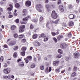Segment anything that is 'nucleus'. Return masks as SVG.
Returning <instances> with one entry per match:
<instances>
[{
	"mask_svg": "<svg viewBox=\"0 0 80 80\" xmlns=\"http://www.w3.org/2000/svg\"><path fill=\"white\" fill-rule=\"evenodd\" d=\"M51 17L54 19H56L58 17V14L55 11L53 10L52 11L51 13Z\"/></svg>",
	"mask_w": 80,
	"mask_h": 80,
	"instance_id": "nucleus-1",
	"label": "nucleus"
},
{
	"mask_svg": "<svg viewBox=\"0 0 80 80\" xmlns=\"http://www.w3.org/2000/svg\"><path fill=\"white\" fill-rule=\"evenodd\" d=\"M41 8H43L42 5L40 4L36 5V9L37 10H38L39 12H42V11L41 10Z\"/></svg>",
	"mask_w": 80,
	"mask_h": 80,
	"instance_id": "nucleus-2",
	"label": "nucleus"
},
{
	"mask_svg": "<svg viewBox=\"0 0 80 80\" xmlns=\"http://www.w3.org/2000/svg\"><path fill=\"white\" fill-rule=\"evenodd\" d=\"M25 25H22L19 27V32L20 33H22L25 31Z\"/></svg>",
	"mask_w": 80,
	"mask_h": 80,
	"instance_id": "nucleus-3",
	"label": "nucleus"
},
{
	"mask_svg": "<svg viewBox=\"0 0 80 80\" xmlns=\"http://www.w3.org/2000/svg\"><path fill=\"white\" fill-rule=\"evenodd\" d=\"M68 45L67 44L64 43L61 44L60 47L62 49L65 50L67 48V47H68Z\"/></svg>",
	"mask_w": 80,
	"mask_h": 80,
	"instance_id": "nucleus-4",
	"label": "nucleus"
},
{
	"mask_svg": "<svg viewBox=\"0 0 80 80\" xmlns=\"http://www.w3.org/2000/svg\"><path fill=\"white\" fill-rule=\"evenodd\" d=\"M45 7L47 9V12H50V11H51L52 10V9L50 6V5L49 4L46 5Z\"/></svg>",
	"mask_w": 80,
	"mask_h": 80,
	"instance_id": "nucleus-5",
	"label": "nucleus"
},
{
	"mask_svg": "<svg viewBox=\"0 0 80 80\" xmlns=\"http://www.w3.org/2000/svg\"><path fill=\"white\" fill-rule=\"evenodd\" d=\"M31 4H32V2H31V1H26L25 3L26 6V7H30Z\"/></svg>",
	"mask_w": 80,
	"mask_h": 80,
	"instance_id": "nucleus-6",
	"label": "nucleus"
},
{
	"mask_svg": "<svg viewBox=\"0 0 80 80\" xmlns=\"http://www.w3.org/2000/svg\"><path fill=\"white\" fill-rule=\"evenodd\" d=\"M3 72L5 73H6V74H8V73H10V69L8 68H7L4 69Z\"/></svg>",
	"mask_w": 80,
	"mask_h": 80,
	"instance_id": "nucleus-7",
	"label": "nucleus"
},
{
	"mask_svg": "<svg viewBox=\"0 0 80 80\" xmlns=\"http://www.w3.org/2000/svg\"><path fill=\"white\" fill-rule=\"evenodd\" d=\"M59 62L60 61H54L53 62V65L54 66H58Z\"/></svg>",
	"mask_w": 80,
	"mask_h": 80,
	"instance_id": "nucleus-8",
	"label": "nucleus"
},
{
	"mask_svg": "<svg viewBox=\"0 0 80 80\" xmlns=\"http://www.w3.org/2000/svg\"><path fill=\"white\" fill-rule=\"evenodd\" d=\"M73 55L75 58H77L79 56H80V53L78 52H75L74 53Z\"/></svg>",
	"mask_w": 80,
	"mask_h": 80,
	"instance_id": "nucleus-9",
	"label": "nucleus"
},
{
	"mask_svg": "<svg viewBox=\"0 0 80 80\" xmlns=\"http://www.w3.org/2000/svg\"><path fill=\"white\" fill-rule=\"evenodd\" d=\"M59 8L60 11L62 12H64V9H63V5H60L59 7Z\"/></svg>",
	"mask_w": 80,
	"mask_h": 80,
	"instance_id": "nucleus-10",
	"label": "nucleus"
},
{
	"mask_svg": "<svg viewBox=\"0 0 80 80\" xmlns=\"http://www.w3.org/2000/svg\"><path fill=\"white\" fill-rule=\"evenodd\" d=\"M46 37V35L44 33H42L39 36V38H45Z\"/></svg>",
	"mask_w": 80,
	"mask_h": 80,
	"instance_id": "nucleus-11",
	"label": "nucleus"
},
{
	"mask_svg": "<svg viewBox=\"0 0 80 80\" xmlns=\"http://www.w3.org/2000/svg\"><path fill=\"white\" fill-rule=\"evenodd\" d=\"M16 43L14 41H12L9 42V43L8 45H11L12 46L14 45Z\"/></svg>",
	"mask_w": 80,
	"mask_h": 80,
	"instance_id": "nucleus-12",
	"label": "nucleus"
},
{
	"mask_svg": "<svg viewBox=\"0 0 80 80\" xmlns=\"http://www.w3.org/2000/svg\"><path fill=\"white\" fill-rule=\"evenodd\" d=\"M69 18L70 19H73L75 18V16L73 14H71L69 15Z\"/></svg>",
	"mask_w": 80,
	"mask_h": 80,
	"instance_id": "nucleus-13",
	"label": "nucleus"
},
{
	"mask_svg": "<svg viewBox=\"0 0 80 80\" xmlns=\"http://www.w3.org/2000/svg\"><path fill=\"white\" fill-rule=\"evenodd\" d=\"M69 27H73L74 25V22L72 21H70L69 22Z\"/></svg>",
	"mask_w": 80,
	"mask_h": 80,
	"instance_id": "nucleus-14",
	"label": "nucleus"
},
{
	"mask_svg": "<svg viewBox=\"0 0 80 80\" xmlns=\"http://www.w3.org/2000/svg\"><path fill=\"white\" fill-rule=\"evenodd\" d=\"M41 46V44L39 42L37 41L35 42V46L36 47H40V46Z\"/></svg>",
	"mask_w": 80,
	"mask_h": 80,
	"instance_id": "nucleus-15",
	"label": "nucleus"
},
{
	"mask_svg": "<svg viewBox=\"0 0 80 80\" xmlns=\"http://www.w3.org/2000/svg\"><path fill=\"white\" fill-rule=\"evenodd\" d=\"M16 28H17V27L15 25H13L11 26V29L12 30H15V29H16Z\"/></svg>",
	"mask_w": 80,
	"mask_h": 80,
	"instance_id": "nucleus-16",
	"label": "nucleus"
},
{
	"mask_svg": "<svg viewBox=\"0 0 80 80\" xmlns=\"http://www.w3.org/2000/svg\"><path fill=\"white\" fill-rule=\"evenodd\" d=\"M58 52L59 53H60V54H63V50L62 49H59L58 50Z\"/></svg>",
	"mask_w": 80,
	"mask_h": 80,
	"instance_id": "nucleus-17",
	"label": "nucleus"
},
{
	"mask_svg": "<svg viewBox=\"0 0 80 80\" xmlns=\"http://www.w3.org/2000/svg\"><path fill=\"white\" fill-rule=\"evenodd\" d=\"M63 35H60L59 36H58L57 37V39L58 40H61L62 38H63Z\"/></svg>",
	"mask_w": 80,
	"mask_h": 80,
	"instance_id": "nucleus-18",
	"label": "nucleus"
},
{
	"mask_svg": "<svg viewBox=\"0 0 80 80\" xmlns=\"http://www.w3.org/2000/svg\"><path fill=\"white\" fill-rule=\"evenodd\" d=\"M20 4L18 3H16L15 4V7H16L17 8H20Z\"/></svg>",
	"mask_w": 80,
	"mask_h": 80,
	"instance_id": "nucleus-19",
	"label": "nucleus"
},
{
	"mask_svg": "<svg viewBox=\"0 0 80 80\" xmlns=\"http://www.w3.org/2000/svg\"><path fill=\"white\" fill-rule=\"evenodd\" d=\"M18 65L20 67H24V63L23 62H21L19 63Z\"/></svg>",
	"mask_w": 80,
	"mask_h": 80,
	"instance_id": "nucleus-20",
	"label": "nucleus"
},
{
	"mask_svg": "<svg viewBox=\"0 0 80 80\" xmlns=\"http://www.w3.org/2000/svg\"><path fill=\"white\" fill-rule=\"evenodd\" d=\"M38 35L36 34H34L32 36V38L33 39H35L36 38H37Z\"/></svg>",
	"mask_w": 80,
	"mask_h": 80,
	"instance_id": "nucleus-21",
	"label": "nucleus"
},
{
	"mask_svg": "<svg viewBox=\"0 0 80 80\" xmlns=\"http://www.w3.org/2000/svg\"><path fill=\"white\" fill-rule=\"evenodd\" d=\"M24 37V35L21 34L18 36V38L19 39H22V38H23Z\"/></svg>",
	"mask_w": 80,
	"mask_h": 80,
	"instance_id": "nucleus-22",
	"label": "nucleus"
},
{
	"mask_svg": "<svg viewBox=\"0 0 80 80\" xmlns=\"http://www.w3.org/2000/svg\"><path fill=\"white\" fill-rule=\"evenodd\" d=\"M21 50L22 51L25 52L26 50H27V48L25 47H23L21 48Z\"/></svg>",
	"mask_w": 80,
	"mask_h": 80,
	"instance_id": "nucleus-23",
	"label": "nucleus"
},
{
	"mask_svg": "<svg viewBox=\"0 0 80 80\" xmlns=\"http://www.w3.org/2000/svg\"><path fill=\"white\" fill-rule=\"evenodd\" d=\"M17 52H14L13 54V57L14 58H17Z\"/></svg>",
	"mask_w": 80,
	"mask_h": 80,
	"instance_id": "nucleus-24",
	"label": "nucleus"
},
{
	"mask_svg": "<svg viewBox=\"0 0 80 80\" xmlns=\"http://www.w3.org/2000/svg\"><path fill=\"white\" fill-rule=\"evenodd\" d=\"M26 58L29 60H31L32 59V56H29L26 57Z\"/></svg>",
	"mask_w": 80,
	"mask_h": 80,
	"instance_id": "nucleus-25",
	"label": "nucleus"
},
{
	"mask_svg": "<svg viewBox=\"0 0 80 80\" xmlns=\"http://www.w3.org/2000/svg\"><path fill=\"white\" fill-rule=\"evenodd\" d=\"M73 5L72 4H69L68 6V8L69 9H72V8H73Z\"/></svg>",
	"mask_w": 80,
	"mask_h": 80,
	"instance_id": "nucleus-26",
	"label": "nucleus"
},
{
	"mask_svg": "<svg viewBox=\"0 0 80 80\" xmlns=\"http://www.w3.org/2000/svg\"><path fill=\"white\" fill-rule=\"evenodd\" d=\"M43 20V17L41 16L40 17V19H39V23H40V22H42Z\"/></svg>",
	"mask_w": 80,
	"mask_h": 80,
	"instance_id": "nucleus-27",
	"label": "nucleus"
},
{
	"mask_svg": "<svg viewBox=\"0 0 80 80\" xmlns=\"http://www.w3.org/2000/svg\"><path fill=\"white\" fill-rule=\"evenodd\" d=\"M21 54L22 56H25V51H22L21 52Z\"/></svg>",
	"mask_w": 80,
	"mask_h": 80,
	"instance_id": "nucleus-28",
	"label": "nucleus"
},
{
	"mask_svg": "<svg viewBox=\"0 0 80 80\" xmlns=\"http://www.w3.org/2000/svg\"><path fill=\"white\" fill-rule=\"evenodd\" d=\"M22 20L24 22H27V21H28V18L27 17H25L22 19Z\"/></svg>",
	"mask_w": 80,
	"mask_h": 80,
	"instance_id": "nucleus-29",
	"label": "nucleus"
},
{
	"mask_svg": "<svg viewBox=\"0 0 80 80\" xmlns=\"http://www.w3.org/2000/svg\"><path fill=\"white\" fill-rule=\"evenodd\" d=\"M77 75V74L76 73L74 72L72 73L71 75V76L72 77H75Z\"/></svg>",
	"mask_w": 80,
	"mask_h": 80,
	"instance_id": "nucleus-30",
	"label": "nucleus"
},
{
	"mask_svg": "<svg viewBox=\"0 0 80 80\" xmlns=\"http://www.w3.org/2000/svg\"><path fill=\"white\" fill-rule=\"evenodd\" d=\"M62 56V55L58 54L56 58H61Z\"/></svg>",
	"mask_w": 80,
	"mask_h": 80,
	"instance_id": "nucleus-31",
	"label": "nucleus"
},
{
	"mask_svg": "<svg viewBox=\"0 0 80 80\" xmlns=\"http://www.w3.org/2000/svg\"><path fill=\"white\" fill-rule=\"evenodd\" d=\"M48 40V36H47L45 38L44 40V42H47Z\"/></svg>",
	"mask_w": 80,
	"mask_h": 80,
	"instance_id": "nucleus-32",
	"label": "nucleus"
},
{
	"mask_svg": "<svg viewBox=\"0 0 80 80\" xmlns=\"http://www.w3.org/2000/svg\"><path fill=\"white\" fill-rule=\"evenodd\" d=\"M4 58H3V57L1 56L0 58V61L1 62H2L3 61Z\"/></svg>",
	"mask_w": 80,
	"mask_h": 80,
	"instance_id": "nucleus-33",
	"label": "nucleus"
},
{
	"mask_svg": "<svg viewBox=\"0 0 80 80\" xmlns=\"http://www.w3.org/2000/svg\"><path fill=\"white\" fill-rule=\"evenodd\" d=\"M21 42L22 43H25L26 42V39L25 38L22 39L21 40Z\"/></svg>",
	"mask_w": 80,
	"mask_h": 80,
	"instance_id": "nucleus-34",
	"label": "nucleus"
},
{
	"mask_svg": "<svg viewBox=\"0 0 80 80\" xmlns=\"http://www.w3.org/2000/svg\"><path fill=\"white\" fill-rule=\"evenodd\" d=\"M34 28V27H33V26L32 25V24H31L30 25V30H32Z\"/></svg>",
	"mask_w": 80,
	"mask_h": 80,
	"instance_id": "nucleus-35",
	"label": "nucleus"
},
{
	"mask_svg": "<svg viewBox=\"0 0 80 80\" xmlns=\"http://www.w3.org/2000/svg\"><path fill=\"white\" fill-rule=\"evenodd\" d=\"M13 49L14 50H17L18 49V46H15Z\"/></svg>",
	"mask_w": 80,
	"mask_h": 80,
	"instance_id": "nucleus-36",
	"label": "nucleus"
},
{
	"mask_svg": "<svg viewBox=\"0 0 80 80\" xmlns=\"http://www.w3.org/2000/svg\"><path fill=\"white\" fill-rule=\"evenodd\" d=\"M60 68H58V69H56V73H59V72H60Z\"/></svg>",
	"mask_w": 80,
	"mask_h": 80,
	"instance_id": "nucleus-37",
	"label": "nucleus"
},
{
	"mask_svg": "<svg viewBox=\"0 0 80 80\" xmlns=\"http://www.w3.org/2000/svg\"><path fill=\"white\" fill-rule=\"evenodd\" d=\"M13 36L14 38H18V34L17 33L14 34Z\"/></svg>",
	"mask_w": 80,
	"mask_h": 80,
	"instance_id": "nucleus-38",
	"label": "nucleus"
},
{
	"mask_svg": "<svg viewBox=\"0 0 80 80\" xmlns=\"http://www.w3.org/2000/svg\"><path fill=\"white\" fill-rule=\"evenodd\" d=\"M53 40H54L55 43H57V42H58V41L57 40V39H56V38H53Z\"/></svg>",
	"mask_w": 80,
	"mask_h": 80,
	"instance_id": "nucleus-39",
	"label": "nucleus"
},
{
	"mask_svg": "<svg viewBox=\"0 0 80 80\" xmlns=\"http://www.w3.org/2000/svg\"><path fill=\"white\" fill-rule=\"evenodd\" d=\"M24 60L25 61V62L26 63H28L29 61H28V59H27V58H24Z\"/></svg>",
	"mask_w": 80,
	"mask_h": 80,
	"instance_id": "nucleus-40",
	"label": "nucleus"
},
{
	"mask_svg": "<svg viewBox=\"0 0 80 80\" xmlns=\"http://www.w3.org/2000/svg\"><path fill=\"white\" fill-rule=\"evenodd\" d=\"M12 9H13V8L10 7L8 8H7V10L8 11H12Z\"/></svg>",
	"mask_w": 80,
	"mask_h": 80,
	"instance_id": "nucleus-41",
	"label": "nucleus"
},
{
	"mask_svg": "<svg viewBox=\"0 0 80 80\" xmlns=\"http://www.w3.org/2000/svg\"><path fill=\"white\" fill-rule=\"evenodd\" d=\"M51 34L53 37H55V35H56V33H55V32H52L51 33Z\"/></svg>",
	"mask_w": 80,
	"mask_h": 80,
	"instance_id": "nucleus-42",
	"label": "nucleus"
},
{
	"mask_svg": "<svg viewBox=\"0 0 80 80\" xmlns=\"http://www.w3.org/2000/svg\"><path fill=\"white\" fill-rule=\"evenodd\" d=\"M3 78L5 79H7V78H9V76H3Z\"/></svg>",
	"mask_w": 80,
	"mask_h": 80,
	"instance_id": "nucleus-43",
	"label": "nucleus"
},
{
	"mask_svg": "<svg viewBox=\"0 0 80 80\" xmlns=\"http://www.w3.org/2000/svg\"><path fill=\"white\" fill-rule=\"evenodd\" d=\"M67 36L69 38H71V37H72V34L70 33H69L67 35Z\"/></svg>",
	"mask_w": 80,
	"mask_h": 80,
	"instance_id": "nucleus-44",
	"label": "nucleus"
},
{
	"mask_svg": "<svg viewBox=\"0 0 80 80\" xmlns=\"http://www.w3.org/2000/svg\"><path fill=\"white\" fill-rule=\"evenodd\" d=\"M35 67V64H32L31 66V68H33Z\"/></svg>",
	"mask_w": 80,
	"mask_h": 80,
	"instance_id": "nucleus-45",
	"label": "nucleus"
},
{
	"mask_svg": "<svg viewBox=\"0 0 80 80\" xmlns=\"http://www.w3.org/2000/svg\"><path fill=\"white\" fill-rule=\"evenodd\" d=\"M73 70L75 72H76L77 70V67H74L73 68Z\"/></svg>",
	"mask_w": 80,
	"mask_h": 80,
	"instance_id": "nucleus-46",
	"label": "nucleus"
},
{
	"mask_svg": "<svg viewBox=\"0 0 80 80\" xmlns=\"http://www.w3.org/2000/svg\"><path fill=\"white\" fill-rule=\"evenodd\" d=\"M15 22L17 23H19V19H16L15 20Z\"/></svg>",
	"mask_w": 80,
	"mask_h": 80,
	"instance_id": "nucleus-47",
	"label": "nucleus"
},
{
	"mask_svg": "<svg viewBox=\"0 0 80 80\" xmlns=\"http://www.w3.org/2000/svg\"><path fill=\"white\" fill-rule=\"evenodd\" d=\"M48 68L47 67L46 69L45 70V72H46V73H48Z\"/></svg>",
	"mask_w": 80,
	"mask_h": 80,
	"instance_id": "nucleus-48",
	"label": "nucleus"
},
{
	"mask_svg": "<svg viewBox=\"0 0 80 80\" xmlns=\"http://www.w3.org/2000/svg\"><path fill=\"white\" fill-rule=\"evenodd\" d=\"M10 39H8L7 40V43L8 44V45L9 44V43H10V42H10Z\"/></svg>",
	"mask_w": 80,
	"mask_h": 80,
	"instance_id": "nucleus-49",
	"label": "nucleus"
},
{
	"mask_svg": "<svg viewBox=\"0 0 80 80\" xmlns=\"http://www.w3.org/2000/svg\"><path fill=\"white\" fill-rule=\"evenodd\" d=\"M58 5H60V4L62 2V1H61V0H58Z\"/></svg>",
	"mask_w": 80,
	"mask_h": 80,
	"instance_id": "nucleus-50",
	"label": "nucleus"
},
{
	"mask_svg": "<svg viewBox=\"0 0 80 80\" xmlns=\"http://www.w3.org/2000/svg\"><path fill=\"white\" fill-rule=\"evenodd\" d=\"M40 68L41 70H43L44 69V66H41L40 67Z\"/></svg>",
	"mask_w": 80,
	"mask_h": 80,
	"instance_id": "nucleus-51",
	"label": "nucleus"
},
{
	"mask_svg": "<svg viewBox=\"0 0 80 80\" xmlns=\"http://www.w3.org/2000/svg\"><path fill=\"white\" fill-rule=\"evenodd\" d=\"M8 66V65H7V63H5L3 66L4 68H6V67H7Z\"/></svg>",
	"mask_w": 80,
	"mask_h": 80,
	"instance_id": "nucleus-52",
	"label": "nucleus"
},
{
	"mask_svg": "<svg viewBox=\"0 0 80 80\" xmlns=\"http://www.w3.org/2000/svg\"><path fill=\"white\" fill-rule=\"evenodd\" d=\"M23 12L24 13H25L27 12V10L26 9H24L23 11Z\"/></svg>",
	"mask_w": 80,
	"mask_h": 80,
	"instance_id": "nucleus-53",
	"label": "nucleus"
},
{
	"mask_svg": "<svg viewBox=\"0 0 80 80\" xmlns=\"http://www.w3.org/2000/svg\"><path fill=\"white\" fill-rule=\"evenodd\" d=\"M70 59V58H69V57H66L65 58V60H67V61H68V60H69V59Z\"/></svg>",
	"mask_w": 80,
	"mask_h": 80,
	"instance_id": "nucleus-54",
	"label": "nucleus"
},
{
	"mask_svg": "<svg viewBox=\"0 0 80 80\" xmlns=\"http://www.w3.org/2000/svg\"><path fill=\"white\" fill-rule=\"evenodd\" d=\"M12 17H13V15H9L8 16V18H12Z\"/></svg>",
	"mask_w": 80,
	"mask_h": 80,
	"instance_id": "nucleus-55",
	"label": "nucleus"
},
{
	"mask_svg": "<svg viewBox=\"0 0 80 80\" xmlns=\"http://www.w3.org/2000/svg\"><path fill=\"white\" fill-rule=\"evenodd\" d=\"M3 47L4 48H8V46H7V45L6 44L4 45L3 46Z\"/></svg>",
	"mask_w": 80,
	"mask_h": 80,
	"instance_id": "nucleus-56",
	"label": "nucleus"
},
{
	"mask_svg": "<svg viewBox=\"0 0 80 80\" xmlns=\"http://www.w3.org/2000/svg\"><path fill=\"white\" fill-rule=\"evenodd\" d=\"M51 71H52V68H51V67H50L49 68V69L48 70V72H51Z\"/></svg>",
	"mask_w": 80,
	"mask_h": 80,
	"instance_id": "nucleus-57",
	"label": "nucleus"
},
{
	"mask_svg": "<svg viewBox=\"0 0 80 80\" xmlns=\"http://www.w3.org/2000/svg\"><path fill=\"white\" fill-rule=\"evenodd\" d=\"M71 70H72V68H71V67H69L68 68V71H70Z\"/></svg>",
	"mask_w": 80,
	"mask_h": 80,
	"instance_id": "nucleus-58",
	"label": "nucleus"
},
{
	"mask_svg": "<svg viewBox=\"0 0 80 80\" xmlns=\"http://www.w3.org/2000/svg\"><path fill=\"white\" fill-rule=\"evenodd\" d=\"M34 62H37V58L35 57H34L33 59Z\"/></svg>",
	"mask_w": 80,
	"mask_h": 80,
	"instance_id": "nucleus-59",
	"label": "nucleus"
},
{
	"mask_svg": "<svg viewBox=\"0 0 80 80\" xmlns=\"http://www.w3.org/2000/svg\"><path fill=\"white\" fill-rule=\"evenodd\" d=\"M27 23V22H21V24H26Z\"/></svg>",
	"mask_w": 80,
	"mask_h": 80,
	"instance_id": "nucleus-60",
	"label": "nucleus"
},
{
	"mask_svg": "<svg viewBox=\"0 0 80 80\" xmlns=\"http://www.w3.org/2000/svg\"><path fill=\"white\" fill-rule=\"evenodd\" d=\"M46 28L48 30H50V26H48L46 27Z\"/></svg>",
	"mask_w": 80,
	"mask_h": 80,
	"instance_id": "nucleus-61",
	"label": "nucleus"
},
{
	"mask_svg": "<svg viewBox=\"0 0 80 80\" xmlns=\"http://www.w3.org/2000/svg\"><path fill=\"white\" fill-rule=\"evenodd\" d=\"M13 1L14 3H17L18 2V1L17 0H13Z\"/></svg>",
	"mask_w": 80,
	"mask_h": 80,
	"instance_id": "nucleus-62",
	"label": "nucleus"
},
{
	"mask_svg": "<svg viewBox=\"0 0 80 80\" xmlns=\"http://www.w3.org/2000/svg\"><path fill=\"white\" fill-rule=\"evenodd\" d=\"M20 61H22L21 59H18L17 60L18 62H20Z\"/></svg>",
	"mask_w": 80,
	"mask_h": 80,
	"instance_id": "nucleus-63",
	"label": "nucleus"
},
{
	"mask_svg": "<svg viewBox=\"0 0 80 80\" xmlns=\"http://www.w3.org/2000/svg\"><path fill=\"white\" fill-rule=\"evenodd\" d=\"M14 15L15 17H16L17 15V13L16 12L14 13Z\"/></svg>",
	"mask_w": 80,
	"mask_h": 80,
	"instance_id": "nucleus-64",
	"label": "nucleus"
}]
</instances>
